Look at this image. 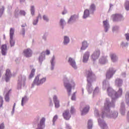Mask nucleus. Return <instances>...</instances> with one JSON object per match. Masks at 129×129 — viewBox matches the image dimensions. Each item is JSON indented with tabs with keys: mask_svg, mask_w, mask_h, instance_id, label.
I'll list each match as a JSON object with an SVG mask.
<instances>
[{
	"mask_svg": "<svg viewBox=\"0 0 129 129\" xmlns=\"http://www.w3.org/2000/svg\"><path fill=\"white\" fill-rule=\"evenodd\" d=\"M5 128V124L4 123H2L0 125V129H4Z\"/></svg>",
	"mask_w": 129,
	"mask_h": 129,
	"instance_id": "nucleus-48",
	"label": "nucleus"
},
{
	"mask_svg": "<svg viewBox=\"0 0 129 129\" xmlns=\"http://www.w3.org/2000/svg\"><path fill=\"white\" fill-rule=\"evenodd\" d=\"M0 102H1L0 107H2L3 104L4 103V100H3V97L2 96H0Z\"/></svg>",
	"mask_w": 129,
	"mask_h": 129,
	"instance_id": "nucleus-36",
	"label": "nucleus"
},
{
	"mask_svg": "<svg viewBox=\"0 0 129 129\" xmlns=\"http://www.w3.org/2000/svg\"><path fill=\"white\" fill-rule=\"evenodd\" d=\"M89 16V10H85L84 16H83L84 19H86V18H87Z\"/></svg>",
	"mask_w": 129,
	"mask_h": 129,
	"instance_id": "nucleus-24",
	"label": "nucleus"
},
{
	"mask_svg": "<svg viewBox=\"0 0 129 129\" xmlns=\"http://www.w3.org/2000/svg\"><path fill=\"white\" fill-rule=\"evenodd\" d=\"M121 114H122V115H123L124 114V113H123L122 112H121Z\"/></svg>",
	"mask_w": 129,
	"mask_h": 129,
	"instance_id": "nucleus-55",
	"label": "nucleus"
},
{
	"mask_svg": "<svg viewBox=\"0 0 129 129\" xmlns=\"http://www.w3.org/2000/svg\"><path fill=\"white\" fill-rule=\"evenodd\" d=\"M60 24L61 26H63L65 24V21L63 19H60Z\"/></svg>",
	"mask_w": 129,
	"mask_h": 129,
	"instance_id": "nucleus-40",
	"label": "nucleus"
},
{
	"mask_svg": "<svg viewBox=\"0 0 129 129\" xmlns=\"http://www.w3.org/2000/svg\"><path fill=\"white\" fill-rule=\"evenodd\" d=\"M112 18L113 19V22H118V21H120L122 18V15L119 14L113 15L112 16Z\"/></svg>",
	"mask_w": 129,
	"mask_h": 129,
	"instance_id": "nucleus-7",
	"label": "nucleus"
},
{
	"mask_svg": "<svg viewBox=\"0 0 129 129\" xmlns=\"http://www.w3.org/2000/svg\"><path fill=\"white\" fill-rule=\"evenodd\" d=\"M69 63H70V65L74 69H76L77 67L76 66V62L75 60L73 59V58L70 57L68 60Z\"/></svg>",
	"mask_w": 129,
	"mask_h": 129,
	"instance_id": "nucleus-9",
	"label": "nucleus"
},
{
	"mask_svg": "<svg viewBox=\"0 0 129 129\" xmlns=\"http://www.w3.org/2000/svg\"><path fill=\"white\" fill-rule=\"evenodd\" d=\"M125 98L126 99V101H129V94L128 93H127L125 95Z\"/></svg>",
	"mask_w": 129,
	"mask_h": 129,
	"instance_id": "nucleus-45",
	"label": "nucleus"
},
{
	"mask_svg": "<svg viewBox=\"0 0 129 129\" xmlns=\"http://www.w3.org/2000/svg\"><path fill=\"white\" fill-rule=\"evenodd\" d=\"M10 44L11 46H14L15 45V41H14V40H13V38H10Z\"/></svg>",
	"mask_w": 129,
	"mask_h": 129,
	"instance_id": "nucleus-39",
	"label": "nucleus"
},
{
	"mask_svg": "<svg viewBox=\"0 0 129 129\" xmlns=\"http://www.w3.org/2000/svg\"><path fill=\"white\" fill-rule=\"evenodd\" d=\"M57 118H58V116L57 115H55L54 116L53 119V123H55V121L57 120Z\"/></svg>",
	"mask_w": 129,
	"mask_h": 129,
	"instance_id": "nucleus-41",
	"label": "nucleus"
},
{
	"mask_svg": "<svg viewBox=\"0 0 129 129\" xmlns=\"http://www.w3.org/2000/svg\"><path fill=\"white\" fill-rule=\"evenodd\" d=\"M88 47V43H87V41H85L83 42V45L81 48V50H85V49H86V48H87Z\"/></svg>",
	"mask_w": 129,
	"mask_h": 129,
	"instance_id": "nucleus-21",
	"label": "nucleus"
},
{
	"mask_svg": "<svg viewBox=\"0 0 129 129\" xmlns=\"http://www.w3.org/2000/svg\"><path fill=\"white\" fill-rule=\"evenodd\" d=\"M63 116L65 119L67 120H68L70 117H71V116L70 115V114H69V110H66L63 113Z\"/></svg>",
	"mask_w": 129,
	"mask_h": 129,
	"instance_id": "nucleus-12",
	"label": "nucleus"
},
{
	"mask_svg": "<svg viewBox=\"0 0 129 129\" xmlns=\"http://www.w3.org/2000/svg\"><path fill=\"white\" fill-rule=\"evenodd\" d=\"M2 54L3 55H7V51L8 50L7 44H3L1 46Z\"/></svg>",
	"mask_w": 129,
	"mask_h": 129,
	"instance_id": "nucleus-10",
	"label": "nucleus"
},
{
	"mask_svg": "<svg viewBox=\"0 0 129 129\" xmlns=\"http://www.w3.org/2000/svg\"><path fill=\"white\" fill-rule=\"evenodd\" d=\"M20 86H22V85H20Z\"/></svg>",
	"mask_w": 129,
	"mask_h": 129,
	"instance_id": "nucleus-62",
	"label": "nucleus"
},
{
	"mask_svg": "<svg viewBox=\"0 0 129 129\" xmlns=\"http://www.w3.org/2000/svg\"><path fill=\"white\" fill-rule=\"evenodd\" d=\"M87 81L90 84V81L95 79V75L92 73L91 71H88L86 72Z\"/></svg>",
	"mask_w": 129,
	"mask_h": 129,
	"instance_id": "nucleus-3",
	"label": "nucleus"
},
{
	"mask_svg": "<svg viewBox=\"0 0 129 129\" xmlns=\"http://www.w3.org/2000/svg\"><path fill=\"white\" fill-rule=\"evenodd\" d=\"M46 81V78H43L40 80H39V77H36L34 81V83L37 85H40V84H43L44 82Z\"/></svg>",
	"mask_w": 129,
	"mask_h": 129,
	"instance_id": "nucleus-4",
	"label": "nucleus"
},
{
	"mask_svg": "<svg viewBox=\"0 0 129 129\" xmlns=\"http://www.w3.org/2000/svg\"><path fill=\"white\" fill-rule=\"evenodd\" d=\"M88 111H89V106H87L83 109L81 115H83V114H86V113L88 112Z\"/></svg>",
	"mask_w": 129,
	"mask_h": 129,
	"instance_id": "nucleus-19",
	"label": "nucleus"
},
{
	"mask_svg": "<svg viewBox=\"0 0 129 129\" xmlns=\"http://www.w3.org/2000/svg\"><path fill=\"white\" fill-rule=\"evenodd\" d=\"M103 115H104V113H103L102 117H103Z\"/></svg>",
	"mask_w": 129,
	"mask_h": 129,
	"instance_id": "nucleus-56",
	"label": "nucleus"
},
{
	"mask_svg": "<svg viewBox=\"0 0 129 129\" xmlns=\"http://www.w3.org/2000/svg\"><path fill=\"white\" fill-rule=\"evenodd\" d=\"M117 115H118V113L117 112H115V113H113V117L114 118L117 117Z\"/></svg>",
	"mask_w": 129,
	"mask_h": 129,
	"instance_id": "nucleus-43",
	"label": "nucleus"
},
{
	"mask_svg": "<svg viewBox=\"0 0 129 129\" xmlns=\"http://www.w3.org/2000/svg\"><path fill=\"white\" fill-rule=\"evenodd\" d=\"M105 62H106V57H102L99 59V62L101 64H105Z\"/></svg>",
	"mask_w": 129,
	"mask_h": 129,
	"instance_id": "nucleus-25",
	"label": "nucleus"
},
{
	"mask_svg": "<svg viewBox=\"0 0 129 129\" xmlns=\"http://www.w3.org/2000/svg\"><path fill=\"white\" fill-rule=\"evenodd\" d=\"M68 43H69V37L64 36L63 43L64 45H66L67 44H68Z\"/></svg>",
	"mask_w": 129,
	"mask_h": 129,
	"instance_id": "nucleus-28",
	"label": "nucleus"
},
{
	"mask_svg": "<svg viewBox=\"0 0 129 129\" xmlns=\"http://www.w3.org/2000/svg\"><path fill=\"white\" fill-rule=\"evenodd\" d=\"M43 60H44V57H43L42 56H40L39 57V61L40 62H42V61H43Z\"/></svg>",
	"mask_w": 129,
	"mask_h": 129,
	"instance_id": "nucleus-49",
	"label": "nucleus"
},
{
	"mask_svg": "<svg viewBox=\"0 0 129 129\" xmlns=\"http://www.w3.org/2000/svg\"><path fill=\"white\" fill-rule=\"evenodd\" d=\"M30 11L31 15H32V16H34V15H35V7L34 6H31Z\"/></svg>",
	"mask_w": 129,
	"mask_h": 129,
	"instance_id": "nucleus-32",
	"label": "nucleus"
},
{
	"mask_svg": "<svg viewBox=\"0 0 129 129\" xmlns=\"http://www.w3.org/2000/svg\"><path fill=\"white\" fill-rule=\"evenodd\" d=\"M76 98V96H75V94H74L72 95V96L71 99H72V100H75Z\"/></svg>",
	"mask_w": 129,
	"mask_h": 129,
	"instance_id": "nucleus-46",
	"label": "nucleus"
},
{
	"mask_svg": "<svg viewBox=\"0 0 129 129\" xmlns=\"http://www.w3.org/2000/svg\"><path fill=\"white\" fill-rule=\"evenodd\" d=\"M104 26L105 27V32H107V29L109 28V25H108V23L107 21H103Z\"/></svg>",
	"mask_w": 129,
	"mask_h": 129,
	"instance_id": "nucleus-22",
	"label": "nucleus"
},
{
	"mask_svg": "<svg viewBox=\"0 0 129 129\" xmlns=\"http://www.w3.org/2000/svg\"><path fill=\"white\" fill-rule=\"evenodd\" d=\"M2 77V74L0 73V78Z\"/></svg>",
	"mask_w": 129,
	"mask_h": 129,
	"instance_id": "nucleus-54",
	"label": "nucleus"
},
{
	"mask_svg": "<svg viewBox=\"0 0 129 129\" xmlns=\"http://www.w3.org/2000/svg\"><path fill=\"white\" fill-rule=\"evenodd\" d=\"M89 58V52H87L84 54L83 57V62H87L88 58Z\"/></svg>",
	"mask_w": 129,
	"mask_h": 129,
	"instance_id": "nucleus-16",
	"label": "nucleus"
},
{
	"mask_svg": "<svg viewBox=\"0 0 129 129\" xmlns=\"http://www.w3.org/2000/svg\"><path fill=\"white\" fill-rule=\"evenodd\" d=\"M71 113H74V112H75V109L74 108V107L72 106L71 108Z\"/></svg>",
	"mask_w": 129,
	"mask_h": 129,
	"instance_id": "nucleus-37",
	"label": "nucleus"
},
{
	"mask_svg": "<svg viewBox=\"0 0 129 129\" xmlns=\"http://www.w3.org/2000/svg\"><path fill=\"white\" fill-rule=\"evenodd\" d=\"M46 55H50V50H46Z\"/></svg>",
	"mask_w": 129,
	"mask_h": 129,
	"instance_id": "nucleus-51",
	"label": "nucleus"
},
{
	"mask_svg": "<svg viewBox=\"0 0 129 129\" xmlns=\"http://www.w3.org/2000/svg\"><path fill=\"white\" fill-rule=\"evenodd\" d=\"M88 128L89 129L92 128V121L91 120H89L88 122Z\"/></svg>",
	"mask_w": 129,
	"mask_h": 129,
	"instance_id": "nucleus-27",
	"label": "nucleus"
},
{
	"mask_svg": "<svg viewBox=\"0 0 129 129\" xmlns=\"http://www.w3.org/2000/svg\"><path fill=\"white\" fill-rule=\"evenodd\" d=\"M26 0H20L21 3L25 2Z\"/></svg>",
	"mask_w": 129,
	"mask_h": 129,
	"instance_id": "nucleus-52",
	"label": "nucleus"
},
{
	"mask_svg": "<svg viewBox=\"0 0 129 129\" xmlns=\"http://www.w3.org/2000/svg\"><path fill=\"white\" fill-rule=\"evenodd\" d=\"M122 94V89L119 88L117 93H115V96L116 98H117V97H118L119 96H121Z\"/></svg>",
	"mask_w": 129,
	"mask_h": 129,
	"instance_id": "nucleus-20",
	"label": "nucleus"
},
{
	"mask_svg": "<svg viewBox=\"0 0 129 129\" xmlns=\"http://www.w3.org/2000/svg\"><path fill=\"white\" fill-rule=\"evenodd\" d=\"M122 85V80L119 78H117L115 80V85L116 86H117V87H120V86H121Z\"/></svg>",
	"mask_w": 129,
	"mask_h": 129,
	"instance_id": "nucleus-11",
	"label": "nucleus"
},
{
	"mask_svg": "<svg viewBox=\"0 0 129 129\" xmlns=\"http://www.w3.org/2000/svg\"><path fill=\"white\" fill-rule=\"evenodd\" d=\"M125 36L126 38V40H127V41H129V34L128 33L125 34Z\"/></svg>",
	"mask_w": 129,
	"mask_h": 129,
	"instance_id": "nucleus-42",
	"label": "nucleus"
},
{
	"mask_svg": "<svg viewBox=\"0 0 129 129\" xmlns=\"http://www.w3.org/2000/svg\"><path fill=\"white\" fill-rule=\"evenodd\" d=\"M101 127H102L103 129H107L108 127L106 123H103L101 125Z\"/></svg>",
	"mask_w": 129,
	"mask_h": 129,
	"instance_id": "nucleus-34",
	"label": "nucleus"
},
{
	"mask_svg": "<svg viewBox=\"0 0 129 129\" xmlns=\"http://www.w3.org/2000/svg\"><path fill=\"white\" fill-rule=\"evenodd\" d=\"M14 34H15V29L14 28H11L10 30V38L13 39V37H14Z\"/></svg>",
	"mask_w": 129,
	"mask_h": 129,
	"instance_id": "nucleus-23",
	"label": "nucleus"
},
{
	"mask_svg": "<svg viewBox=\"0 0 129 129\" xmlns=\"http://www.w3.org/2000/svg\"><path fill=\"white\" fill-rule=\"evenodd\" d=\"M110 57L112 61V62H115L117 60V57L116 55L114 53H111L110 55Z\"/></svg>",
	"mask_w": 129,
	"mask_h": 129,
	"instance_id": "nucleus-17",
	"label": "nucleus"
},
{
	"mask_svg": "<svg viewBox=\"0 0 129 129\" xmlns=\"http://www.w3.org/2000/svg\"><path fill=\"white\" fill-rule=\"evenodd\" d=\"M39 18H41V15H39L38 16L37 19H36V20H34V22H33V25H36V24L38 23V19Z\"/></svg>",
	"mask_w": 129,
	"mask_h": 129,
	"instance_id": "nucleus-33",
	"label": "nucleus"
},
{
	"mask_svg": "<svg viewBox=\"0 0 129 129\" xmlns=\"http://www.w3.org/2000/svg\"><path fill=\"white\" fill-rule=\"evenodd\" d=\"M25 99H27V98L26 97L22 98V106H24V101Z\"/></svg>",
	"mask_w": 129,
	"mask_h": 129,
	"instance_id": "nucleus-47",
	"label": "nucleus"
},
{
	"mask_svg": "<svg viewBox=\"0 0 129 129\" xmlns=\"http://www.w3.org/2000/svg\"><path fill=\"white\" fill-rule=\"evenodd\" d=\"M125 9L126 11H129V2L126 1L125 3Z\"/></svg>",
	"mask_w": 129,
	"mask_h": 129,
	"instance_id": "nucleus-30",
	"label": "nucleus"
},
{
	"mask_svg": "<svg viewBox=\"0 0 129 129\" xmlns=\"http://www.w3.org/2000/svg\"><path fill=\"white\" fill-rule=\"evenodd\" d=\"M20 15L21 16H26V12L25 11L21 10L19 12Z\"/></svg>",
	"mask_w": 129,
	"mask_h": 129,
	"instance_id": "nucleus-35",
	"label": "nucleus"
},
{
	"mask_svg": "<svg viewBox=\"0 0 129 129\" xmlns=\"http://www.w3.org/2000/svg\"><path fill=\"white\" fill-rule=\"evenodd\" d=\"M36 70L34 69H33L31 71V74L29 76V78H33V77H34V75H35V72Z\"/></svg>",
	"mask_w": 129,
	"mask_h": 129,
	"instance_id": "nucleus-26",
	"label": "nucleus"
},
{
	"mask_svg": "<svg viewBox=\"0 0 129 129\" xmlns=\"http://www.w3.org/2000/svg\"><path fill=\"white\" fill-rule=\"evenodd\" d=\"M11 77H12V73H11V71L9 69H7L6 70L5 79L6 82L10 81V78H11Z\"/></svg>",
	"mask_w": 129,
	"mask_h": 129,
	"instance_id": "nucleus-8",
	"label": "nucleus"
},
{
	"mask_svg": "<svg viewBox=\"0 0 129 129\" xmlns=\"http://www.w3.org/2000/svg\"><path fill=\"white\" fill-rule=\"evenodd\" d=\"M73 18H74V16H71L70 20H69V23H70V22H71V21H72V20H73Z\"/></svg>",
	"mask_w": 129,
	"mask_h": 129,
	"instance_id": "nucleus-50",
	"label": "nucleus"
},
{
	"mask_svg": "<svg viewBox=\"0 0 129 129\" xmlns=\"http://www.w3.org/2000/svg\"><path fill=\"white\" fill-rule=\"evenodd\" d=\"M4 11H5V7H4V6H1L0 7V18L3 15V13H4Z\"/></svg>",
	"mask_w": 129,
	"mask_h": 129,
	"instance_id": "nucleus-29",
	"label": "nucleus"
},
{
	"mask_svg": "<svg viewBox=\"0 0 129 129\" xmlns=\"http://www.w3.org/2000/svg\"><path fill=\"white\" fill-rule=\"evenodd\" d=\"M51 65H53V61L51 62Z\"/></svg>",
	"mask_w": 129,
	"mask_h": 129,
	"instance_id": "nucleus-60",
	"label": "nucleus"
},
{
	"mask_svg": "<svg viewBox=\"0 0 129 129\" xmlns=\"http://www.w3.org/2000/svg\"><path fill=\"white\" fill-rule=\"evenodd\" d=\"M53 102H54L55 107L58 108V107L60 106V104L59 100H58V98H57V96H53Z\"/></svg>",
	"mask_w": 129,
	"mask_h": 129,
	"instance_id": "nucleus-13",
	"label": "nucleus"
},
{
	"mask_svg": "<svg viewBox=\"0 0 129 129\" xmlns=\"http://www.w3.org/2000/svg\"><path fill=\"white\" fill-rule=\"evenodd\" d=\"M111 6H112V5H110V8H111Z\"/></svg>",
	"mask_w": 129,
	"mask_h": 129,
	"instance_id": "nucleus-61",
	"label": "nucleus"
},
{
	"mask_svg": "<svg viewBox=\"0 0 129 129\" xmlns=\"http://www.w3.org/2000/svg\"><path fill=\"white\" fill-rule=\"evenodd\" d=\"M65 13H64V12H62V15H64Z\"/></svg>",
	"mask_w": 129,
	"mask_h": 129,
	"instance_id": "nucleus-58",
	"label": "nucleus"
},
{
	"mask_svg": "<svg viewBox=\"0 0 129 129\" xmlns=\"http://www.w3.org/2000/svg\"><path fill=\"white\" fill-rule=\"evenodd\" d=\"M115 72H116V70H115L113 68H110L109 69V70L107 71L106 74V77L107 79H110L111 77L115 74Z\"/></svg>",
	"mask_w": 129,
	"mask_h": 129,
	"instance_id": "nucleus-2",
	"label": "nucleus"
},
{
	"mask_svg": "<svg viewBox=\"0 0 129 129\" xmlns=\"http://www.w3.org/2000/svg\"><path fill=\"white\" fill-rule=\"evenodd\" d=\"M95 9H96L95 5L91 4L90 7V11H93H93H95Z\"/></svg>",
	"mask_w": 129,
	"mask_h": 129,
	"instance_id": "nucleus-31",
	"label": "nucleus"
},
{
	"mask_svg": "<svg viewBox=\"0 0 129 129\" xmlns=\"http://www.w3.org/2000/svg\"><path fill=\"white\" fill-rule=\"evenodd\" d=\"M99 55H100V51H99V50H95L93 52V55H91V58L92 60H93V61H95V60L98 59Z\"/></svg>",
	"mask_w": 129,
	"mask_h": 129,
	"instance_id": "nucleus-5",
	"label": "nucleus"
},
{
	"mask_svg": "<svg viewBox=\"0 0 129 129\" xmlns=\"http://www.w3.org/2000/svg\"><path fill=\"white\" fill-rule=\"evenodd\" d=\"M10 91L11 90H9L8 92V89H5L4 91V93H6V95L5 97V99L6 101H7V102H9V101H10V97H9V93H10Z\"/></svg>",
	"mask_w": 129,
	"mask_h": 129,
	"instance_id": "nucleus-14",
	"label": "nucleus"
},
{
	"mask_svg": "<svg viewBox=\"0 0 129 129\" xmlns=\"http://www.w3.org/2000/svg\"><path fill=\"white\" fill-rule=\"evenodd\" d=\"M23 53L24 54V56L25 57H32V55L33 54V52L32 51V50L30 48H28L26 49H25L23 51Z\"/></svg>",
	"mask_w": 129,
	"mask_h": 129,
	"instance_id": "nucleus-6",
	"label": "nucleus"
},
{
	"mask_svg": "<svg viewBox=\"0 0 129 129\" xmlns=\"http://www.w3.org/2000/svg\"><path fill=\"white\" fill-rule=\"evenodd\" d=\"M25 29H22V32H21V34L22 35V36H23V37H25Z\"/></svg>",
	"mask_w": 129,
	"mask_h": 129,
	"instance_id": "nucleus-44",
	"label": "nucleus"
},
{
	"mask_svg": "<svg viewBox=\"0 0 129 129\" xmlns=\"http://www.w3.org/2000/svg\"><path fill=\"white\" fill-rule=\"evenodd\" d=\"M43 19L44 21H46V22H48V21H49V19H48V17H47V16L46 15H44L43 16Z\"/></svg>",
	"mask_w": 129,
	"mask_h": 129,
	"instance_id": "nucleus-38",
	"label": "nucleus"
},
{
	"mask_svg": "<svg viewBox=\"0 0 129 129\" xmlns=\"http://www.w3.org/2000/svg\"><path fill=\"white\" fill-rule=\"evenodd\" d=\"M115 27H114L113 28V31H114V28H115Z\"/></svg>",
	"mask_w": 129,
	"mask_h": 129,
	"instance_id": "nucleus-57",
	"label": "nucleus"
},
{
	"mask_svg": "<svg viewBox=\"0 0 129 129\" xmlns=\"http://www.w3.org/2000/svg\"><path fill=\"white\" fill-rule=\"evenodd\" d=\"M64 86L67 89L69 95H70L71 94V88L75 86V83L73 82L69 83V81L67 79H65L64 80Z\"/></svg>",
	"mask_w": 129,
	"mask_h": 129,
	"instance_id": "nucleus-1",
	"label": "nucleus"
},
{
	"mask_svg": "<svg viewBox=\"0 0 129 129\" xmlns=\"http://www.w3.org/2000/svg\"><path fill=\"white\" fill-rule=\"evenodd\" d=\"M15 106H16V103H14V107H13V109H15Z\"/></svg>",
	"mask_w": 129,
	"mask_h": 129,
	"instance_id": "nucleus-53",
	"label": "nucleus"
},
{
	"mask_svg": "<svg viewBox=\"0 0 129 129\" xmlns=\"http://www.w3.org/2000/svg\"><path fill=\"white\" fill-rule=\"evenodd\" d=\"M110 104H111V103H105V107L104 108V112L106 113V112H108V111H109V106L110 105Z\"/></svg>",
	"mask_w": 129,
	"mask_h": 129,
	"instance_id": "nucleus-18",
	"label": "nucleus"
},
{
	"mask_svg": "<svg viewBox=\"0 0 129 129\" xmlns=\"http://www.w3.org/2000/svg\"><path fill=\"white\" fill-rule=\"evenodd\" d=\"M107 91L109 96H112L114 94V91L110 87L107 89Z\"/></svg>",
	"mask_w": 129,
	"mask_h": 129,
	"instance_id": "nucleus-15",
	"label": "nucleus"
},
{
	"mask_svg": "<svg viewBox=\"0 0 129 129\" xmlns=\"http://www.w3.org/2000/svg\"><path fill=\"white\" fill-rule=\"evenodd\" d=\"M22 28H23V27H25V26L22 25Z\"/></svg>",
	"mask_w": 129,
	"mask_h": 129,
	"instance_id": "nucleus-59",
	"label": "nucleus"
}]
</instances>
